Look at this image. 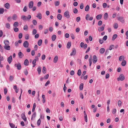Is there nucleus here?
<instances>
[{
  "label": "nucleus",
  "instance_id": "obj_15",
  "mask_svg": "<svg viewBox=\"0 0 128 128\" xmlns=\"http://www.w3.org/2000/svg\"><path fill=\"white\" fill-rule=\"evenodd\" d=\"M105 51L104 49V48H102L100 49L99 52L100 53L102 54L104 53Z\"/></svg>",
  "mask_w": 128,
  "mask_h": 128
},
{
  "label": "nucleus",
  "instance_id": "obj_32",
  "mask_svg": "<svg viewBox=\"0 0 128 128\" xmlns=\"http://www.w3.org/2000/svg\"><path fill=\"white\" fill-rule=\"evenodd\" d=\"M104 30V28L102 27V26L98 28V30L99 32H101L103 31Z\"/></svg>",
  "mask_w": 128,
  "mask_h": 128
},
{
  "label": "nucleus",
  "instance_id": "obj_55",
  "mask_svg": "<svg viewBox=\"0 0 128 128\" xmlns=\"http://www.w3.org/2000/svg\"><path fill=\"white\" fill-rule=\"evenodd\" d=\"M107 38V36L106 35L102 39L104 41H105L106 40Z\"/></svg>",
  "mask_w": 128,
  "mask_h": 128
},
{
  "label": "nucleus",
  "instance_id": "obj_27",
  "mask_svg": "<svg viewBox=\"0 0 128 128\" xmlns=\"http://www.w3.org/2000/svg\"><path fill=\"white\" fill-rule=\"evenodd\" d=\"M117 35L116 34H114L113 35L112 39V40H114L117 37Z\"/></svg>",
  "mask_w": 128,
  "mask_h": 128
},
{
  "label": "nucleus",
  "instance_id": "obj_54",
  "mask_svg": "<svg viewBox=\"0 0 128 128\" xmlns=\"http://www.w3.org/2000/svg\"><path fill=\"white\" fill-rule=\"evenodd\" d=\"M84 8L83 4V3H81L80 5V9H82Z\"/></svg>",
  "mask_w": 128,
  "mask_h": 128
},
{
  "label": "nucleus",
  "instance_id": "obj_13",
  "mask_svg": "<svg viewBox=\"0 0 128 128\" xmlns=\"http://www.w3.org/2000/svg\"><path fill=\"white\" fill-rule=\"evenodd\" d=\"M4 42L5 45V46H8L9 44V42L8 40H4Z\"/></svg>",
  "mask_w": 128,
  "mask_h": 128
},
{
  "label": "nucleus",
  "instance_id": "obj_39",
  "mask_svg": "<svg viewBox=\"0 0 128 128\" xmlns=\"http://www.w3.org/2000/svg\"><path fill=\"white\" fill-rule=\"evenodd\" d=\"M71 46V42H68L67 43V48H69Z\"/></svg>",
  "mask_w": 128,
  "mask_h": 128
},
{
  "label": "nucleus",
  "instance_id": "obj_60",
  "mask_svg": "<svg viewBox=\"0 0 128 128\" xmlns=\"http://www.w3.org/2000/svg\"><path fill=\"white\" fill-rule=\"evenodd\" d=\"M4 93L5 94H6L8 90L6 88H4Z\"/></svg>",
  "mask_w": 128,
  "mask_h": 128
},
{
  "label": "nucleus",
  "instance_id": "obj_53",
  "mask_svg": "<svg viewBox=\"0 0 128 128\" xmlns=\"http://www.w3.org/2000/svg\"><path fill=\"white\" fill-rule=\"evenodd\" d=\"M4 12L3 8H0V14H2Z\"/></svg>",
  "mask_w": 128,
  "mask_h": 128
},
{
  "label": "nucleus",
  "instance_id": "obj_6",
  "mask_svg": "<svg viewBox=\"0 0 128 128\" xmlns=\"http://www.w3.org/2000/svg\"><path fill=\"white\" fill-rule=\"evenodd\" d=\"M23 45L24 47L28 48L29 46V43L27 41H25L23 43Z\"/></svg>",
  "mask_w": 128,
  "mask_h": 128
},
{
  "label": "nucleus",
  "instance_id": "obj_28",
  "mask_svg": "<svg viewBox=\"0 0 128 128\" xmlns=\"http://www.w3.org/2000/svg\"><path fill=\"white\" fill-rule=\"evenodd\" d=\"M62 16L61 14H58L57 18L59 20H61L62 18Z\"/></svg>",
  "mask_w": 128,
  "mask_h": 128
},
{
  "label": "nucleus",
  "instance_id": "obj_30",
  "mask_svg": "<svg viewBox=\"0 0 128 128\" xmlns=\"http://www.w3.org/2000/svg\"><path fill=\"white\" fill-rule=\"evenodd\" d=\"M54 4L55 6H57L59 5L60 2L58 1H56L54 2Z\"/></svg>",
  "mask_w": 128,
  "mask_h": 128
},
{
  "label": "nucleus",
  "instance_id": "obj_17",
  "mask_svg": "<svg viewBox=\"0 0 128 128\" xmlns=\"http://www.w3.org/2000/svg\"><path fill=\"white\" fill-rule=\"evenodd\" d=\"M18 55L19 57L20 58H22L24 56L23 54L20 52H18Z\"/></svg>",
  "mask_w": 128,
  "mask_h": 128
},
{
  "label": "nucleus",
  "instance_id": "obj_47",
  "mask_svg": "<svg viewBox=\"0 0 128 128\" xmlns=\"http://www.w3.org/2000/svg\"><path fill=\"white\" fill-rule=\"evenodd\" d=\"M32 22L33 24L34 25H36V24L37 22L36 20H32Z\"/></svg>",
  "mask_w": 128,
  "mask_h": 128
},
{
  "label": "nucleus",
  "instance_id": "obj_64",
  "mask_svg": "<svg viewBox=\"0 0 128 128\" xmlns=\"http://www.w3.org/2000/svg\"><path fill=\"white\" fill-rule=\"evenodd\" d=\"M50 81L49 80H48L46 83L45 84V86H47L50 83Z\"/></svg>",
  "mask_w": 128,
  "mask_h": 128
},
{
  "label": "nucleus",
  "instance_id": "obj_52",
  "mask_svg": "<svg viewBox=\"0 0 128 128\" xmlns=\"http://www.w3.org/2000/svg\"><path fill=\"white\" fill-rule=\"evenodd\" d=\"M9 79L10 81H12L14 79V77L12 76H10Z\"/></svg>",
  "mask_w": 128,
  "mask_h": 128
},
{
  "label": "nucleus",
  "instance_id": "obj_58",
  "mask_svg": "<svg viewBox=\"0 0 128 128\" xmlns=\"http://www.w3.org/2000/svg\"><path fill=\"white\" fill-rule=\"evenodd\" d=\"M22 33H20L18 35V38L19 39L22 38Z\"/></svg>",
  "mask_w": 128,
  "mask_h": 128
},
{
  "label": "nucleus",
  "instance_id": "obj_48",
  "mask_svg": "<svg viewBox=\"0 0 128 128\" xmlns=\"http://www.w3.org/2000/svg\"><path fill=\"white\" fill-rule=\"evenodd\" d=\"M114 46L113 45H112L110 46L109 49L110 50H111L114 48Z\"/></svg>",
  "mask_w": 128,
  "mask_h": 128
},
{
  "label": "nucleus",
  "instance_id": "obj_61",
  "mask_svg": "<svg viewBox=\"0 0 128 128\" xmlns=\"http://www.w3.org/2000/svg\"><path fill=\"white\" fill-rule=\"evenodd\" d=\"M38 28L39 30H41L43 29V27L42 25H40L39 26Z\"/></svg>",
  "mask_w": 128,
  "mask_h": 128
},
{
  "label": "nucleus",
  "instance_id": "obj_22",
  "mask_svg": "<svg viewBox=\"0 0 128 128\" xmlns=\"http://www.w3.org/2000/svg\"><path fill=\"white\" fill-rule=\"evenodd\" d=\"M102 18V15L99 14L97 15L96 17V18L98 20Z\"/></svg>",
  "mask_w": 128,
  "mask_h": 128
},
{
  "label": "nucleus",
  "instance_id": "obj_49",
  "mask_svg": "<svg viewBox=\"0 0 128 128\" xmlns=\"http://www.w3.org/2000/svg\"><path fill=\"white\" fill-rule=\"evenodd\" d=\"M116 109L115 108H114L113 109L112 111V113L113 114H114L116 113Z\"/></svg>",
  "mask_w": 128,
  "mask_h": 128
},
{
  "label": "nucleus",
  "instance_id": "obj_3",
  "mask_svg": "<svg viewBox=\"0 0 128 128\" xmlns=\"http://www.w3.org/2000/svg\"><path fill=\"white\" fill-rule=\"evenodd\" d=\"M64 16L67 18H69L70 17L69 12L67 11L65 12L64 14Z\"/></svg>",
  "mask_w": 128,
  "mask_h": 128
},
{
  "label": "nucleus",
  "instance_id": "obj_46",
  "mask_svg": "<svg viewBox=\"0 0 128 128\" xmlns=\"http://www.w3.org/2000/svg\"><path fill=\"white\" fill-rule=\"evenodd\" d=\"M10 125L12 128H14L15 127V125L12 123H10Z\"/></svg>",
  "mask_w": 128,
  "mask_h": 128
},
{
  "label": "nucleus",
  "instance_id": "obj_10",
  "mask_svg": "<svg viewBox=\"0 0 128 128\" xmlns=\"http://www.w3.org/2000/svg\"><path fill=\"white\" fill-rule=\"evenodd\" d=\"M4 48L5 50H10V46L9 45L4 46Z\"/></svg>",
  "mask_w": 128,
  "mask_h": 128
},
{
  "label": "nucleus",
  "instance_id": "obj_59",
  "mask_svg": "<svg viewBox=\"0 0 128 128\" xmlns=\"http://www.w3.org/2000/svg\"><path fill=\"white\" fill-rule=\"evenodd\" d=\"M103 40L100 38L99 40V42L101 44H102L104 42Z\"/></svg>",
  "mask_w": 128,
  "mask_h": 128
},
{
  "label": "nucleus",
  "instance_id": "obj_63",
  "mask_svg": "<svg viewBox=\"0 0 128 128\" xmlns=\"http://www.w3.org/2000/svg\"><path fill=\"white\" fill-rule=\"evenodd\" d=\"M102 24V21L101 20H100L98 22V26H101Z\"/></svg>",
  "mask_w": 128,
  "mask_h": 128
},
{
  "label": "nucleus",
  "instance_id": "obj_57",
  "mask_svg": "<svg viewBox=\"0 0 128 128\" xmlns=\"http://www.w3.org/2000/svg\"><path fill=\"white\" fill-rule=\"evenodd\" d=\"M31 54L32 56H34L35 54V51L34 50L32 51L31 52Z\"/></svg>",
  "mask_w": 128,
  "mask_h": 128
},
{
  "label": "nucleus",
  "instance_id": "obj_7",
  "mask_svg": "<svg viewBox=\"0 0 128 128\" xmlns=\"http://www.w3.org/2000/svg\"><path fill=\"white\" fill-rule=\"evenodd\" d=\"M33 2L32 1H30V2L28 4V6L30 8H31L33 7Z\"/></svg>",
  "mask_w": 128,
  "mask_h": 128
},
{
  "label": "nucleus",
  "instance_id": "obj_50",
  "mask_svg": "<svg viewBox=\"0 0 128 128\" xmlns=\"http://www.w3.org/2000/svg\"><path fill=\"white\" fill-rule=\"evenodd\" d=\"M78 11L76 8H74L73 10V12L75 14H76L78 12Z\"/></svg>",
  "mask_w": 128,
  "mask_h": 128
},
{
  "label": "nucleus",
  "instance_id": "obj_21",
  "mask_svg": "<svg viewBox=\"0 0 128 128\" xmlns=\"http://www.w3.org/2000/svg\"><path fill=\"white\" fill-rule=\"evenodd\" d=\"M42 40L40 39L39 40L38 42V44L39 46H40L42 44Z\"/></svg>",
  "mask_w": 128,
  "mask_h": 128
},
{
  "label": "nucleus",
  "instance_id": "obj_11",
  "mask_svg": "<svg viewBox=\"0 0 128 128\" xmlns=\"http://www.w3.org/2000/svg\"><path fill=\"white\" fill-rule=\"evenodd\" d=\"M76 53V51L75 48L73 49L72 52L70 54L71 56L74 55Z\"/></svg>",
  "mask_w": 128,
  "mask_h": 128
},
{
  "label": "nucleus",
  "instance_id": "obj_35",
  "mask_svg": "<svg viewBox=\"0 0 128 128\" xmlns=\"http://www.w3.org/2000/svg\"><path fill=\"white\" fill-rule=\"evenodd\" d=\"M0 51L1 52H2L4 51V48L1 44L0 45Z\"/></svg>",
  "mask_w": 128,
  "mask_h": 128
},
{
  "label": "nucleus",
  "instance_id": "obj_19",
  "mask_svg": "<svg viewBox=\"0 0 128 128\" xmlns=\"http://www.w3.org/2000/svg\"><path fill=\"white\" fill-rule=\"evenodd\" d=\"M29 62L27 59L25 60L24 62V64L25 66H28V64Z\"/></svg>",
  "mask_w": 128,
  "mask_h": 128
},
{
  "label": "nucleus",
  "instance_id": "obj_37",
  "mask_svg": "<svg viewBox=\"0 0 128 128\" xmlns=\"http://www.w3.org/2000/svg\"><path fill=\"white\" fill-rule=\"evenodd\" d=\"M36 112H34L33 114L32 115L31 120H32L33 118H34L36 116Z\"/></svg>",
  "mask_w": 128,
  "mask_h": 128
},
{
  "label": "nucleus",
  "instance_id": "obj_14",
  "mask_svg": "<svg viewBox=\"0 0 128 128\" xmlns=\"http://www.w3.org/2000/svg\"><path fill=\"white\" fill-rule=\"evenodd\" d=\"M122 62L121 63V65L123 66H124L126 64V62L125 60H122Z\"/></svg>",
  "mask_w": 128,
  "mask_h": 128
},
{
  "label": "nucleus",
  "instance_id": "obj_18",
  "mask_svg": "<svg viewBox=\"0 0 128 128\" xmlns=\"http://www.w3.org/2000/svg\"><path fill=\"white\" fill-rule=\"evenodd\" d=\"M108 14L106 13H105L104 16V18L105 20H107L108 18Z\"/></svg>",
  "mask_w": 128,
  "mask_h": 128
},
{
  "label": "nucleus",
  "instance_id": "obj_20",
  "mask_svg": "<svg viewBox=\"0 0 128 128\" xmlns=\"http://www.w3.org/2000/svg\"><path fill=\"white\" fill-rule=\"evenodd\" d=\"M58 59V58L57 56H56L54 60V62L56 63L57 62Z\"/></svg>",
  "mask_w": 128,
  "mask_h": 128
},
{
  "label": "nucleus",
  "instance_id": "obj_1",
  "mask_svg": "<svg viewBox=\"0 0 128 128\" xmlns=\"http://www.w3.org/2000/svg\"><path fill=\"white\" fill-rule=\"evenodd\" d=\"M86 18L87 20L91 21L93 20V18L92 16L90 17V15L88 14L86 15Z\"/></svg>",
  "mask_w": 128,
  "mask_h": 128
},
{
  "label": "nucleus",
  "instance_id": "obj_36",
  "mask_svg": "<svg viewBox=\"0 0 128 128\" xmlns=\"http://www.w3.org/2000/svg\"><path fill=\"white\" fill-rule=\"evenodd\" d=\"M83 83H81L80 85L79 88L80 90H82L83 89Z\"/></svg>",
  "mask_w": 128,
  "mask_h": 128
},
{
  "label": "nucleus",
  "instance_id": "obj_33",
  "mask_svg": "<svg viewBox=\"0 0 128 128\" xmlns=\"http://www.w3.org/2000/svg\"><path fill=\"white\" fill-rule=\"evenodd\" d=\"M6 27L8 29H10V24L8 23H6Z\"/></svg>",
  "mask_w": 128,
  "mask_h": 128
},
{
  "label": "nucleus",
  "instance_id": "obj_42",
  "mask_svg": "<svg viewBox=\"0 0 128 128\" xmlns=\"http://www.w3.org/2000/svg\"><path fill=\"white\" fill-rule=\"evenodd\" d=\"M81 74V72L80 69L78 70L77 72V74L78 76H80Z\"/></svg>",
  "mask_w": 128,
  "mask_h": 128
},
{
  "label": "nucleus",
  "instance_id": "obj_51",
  "mask_svg": "<svg viewBox=\"0 0 128 128\" xmlns=\"http://www.w3.org/2000/svg\"><path fill=\"white\" fill-rule=\"evenodd\" d=\"M31 18V16L30 15H28L27 17V20L28 19V20H30Z\"/></svg>",
  "mask_w": 128,
  "mask_h": 128
},
{
  "label": "nucleus",
  "instance_id": "obj_38",
  "mask_svg": "<svg viewBox=\"0 0 128 128\" xmlns=\"http://www.w3.org/2000/svg\"><path fill=\"white\" fill-rule=\"evenodd\" d=\"M25 38L26 40H28L29 38V35L28 34H26L25 36Z\"/></svg>",
  "mask_w": 128,
  "mask_h": 128
},
{
  "label": "nucleus",
  "instance_id": "obj_34",
  "mask_svg": "<svg viewBox=\"0 0 128 128\" xmlns=\"http://www.w3.org/2000/svg\"><path fill=\"white\" fill-rule=\"evenodd\" d=\"M89 9V6L88 5H87L85 8V10L86 12H88V11Z\"/></svg>",
  "mask_w": 128,
  "mask_h": 128
},
{
  "label": "nucleus",
  "instance_id": "obj_31",
  "mask_svg": "<svg viewBox=\"0 0 128 128\" xmlns=\"http://www.w3.org/2000/svg\"><path fill=\"white\" fill-rule=\"evenodd\" d=\"M37 71L38 72V74H40L41 72V67L39 66L38 67L37 69Z\"/></svg>",
  "mask_w": 128,
  "mask_h": 128
},
{
  "label": "nucleus",
  "instance_id": "obj_2",
  "mask_svg": "<svg viewBox=\"0 0 128 128\" xmlns=\"http://www.w3.org/2000/svg\"><path fill=\"white\" fill-rule=\"evenodd\" d=\"M38 57L36 56L35 57V59L33 60V61L32 64L34 65L33 66V67H34L36 66V62L38 61Z\"/></svg>",
  "mask_w": 128,
  "mask_h": 128
},
{
  "label": "nucleus",
  "instance_id": "obj_29",
  "mask_svg": "<svg viewBox=\"0 0 128 128\" xmlns=\"http://www.w3.org/2000/svg\"><path fill=\"white\" fill-rule=\"evenodd\" d=\"M17 16L16 14H14L12 17V18L13 20H16L17 18Z\"/></svg>",
  "mask_w": 128,
  "mask_h": 128
},
{
  "label": "nucleus",
  "instance_id": "obj_12",
  "mask_svg": "<svg viewBox=\"0 0 128 128\" xmlns=\"http://www.w3.org/2000/svg\"><path fill=\"white\" fill-rule=\"evenodd\" d=\"M42 14L40 13H38L37 14L36 17L40 19H41L42 18Z\"/></svg>",
  "mask_w": 128,
  "mask_h": 128
},
{
  "label": "nucleus",
  "instance_id": "obj_8",
  "mask_svg": "<svg viewBox=\"0 0 128 128\" xmlns=\"http://www.w3.org/2000/svg\"><path fill=\"white\" fill-rule=\"evenodd\" d=\"M12 60V56L11 55L8 58L7 61L9 64H10Z\"/></svg>",
  "mask_w": 128,
  "mask_h": 128
},
{
  "label": "nucleus",
  "instance_id": "obj_23",
  "mask_svg": "<svg viewBox=\"0 0 128 128\" xmlns=\"http://www.w3.org/2000/svg\"><path fill=\"white\" fill-rule=\"evenodd\" d=\"M56 38V36L54 34L52 36V41L55 40Z\"/></svg>",
  "mask_w": 128,
  "mask_h": 128
},
{
  "label": "nucleus",
  "instance_id": "obj_62",
  "mask_svg": "<svg viewBox=\"0 0 128 128\" xmlns=\"http://www.w3.org/2000/svg\"><path fill=\"white\" fill-rule=\"evenodd\" d=\"M69 36V34L68 33H66L65 35V37L66 38H68Z\"/></svg>",
  "mask_w": 128,
  "mask_h": 128
},
{
  "label": "nucleus",
  "instance_id": "obj_9",
  "mask_svg": "<svg viewBox=\"0 0 128 128\" xmlns=\"http://www.w3.org/2000/svg\"><path fill=\"white\" fill-rule=\"evenodd\" d=\"M22 118L24 120V121H26V118L25 116V114H21Z\"/></svg>",
  "mask_w": 128,
  "mask_h": 128
},
{
  "label": "nucleus",
  "instance_id": "obj_40",
  "mask_svg": "<svg viewBox=\"0 0 128 128\" xmlns=\"http://www.w3.org/2000/svg\"><path fill=\"white\" fill-rule=\"evenodd\" d=\"M18 25V22H15L13 26L15 27H17Z\"/></svg>",
  "mask_w": 128,
  "mask_h": 128
},
{
  "label": "nucleus",
  "instance_id": "obj_43",
  "mask_svg": "<svg viewBox=\"0 0 128 128\" xmlns=\"http://www.w3.org/2000/svg\"><path fill=\"white\" fill-rule=\"evenodd\" d=\"M118 26V25L117 24H115L114 25V28H117Z\"/></svg>",
  "mask_w": 128,
  "mask_h": 128
},
{
  "label": "nucleus",
  "instance_id": "obj_56",
  "mask_svg": "<svg viewBox=\"0 0 128 128\" xmlns=\"http://www.w3.org/2000/svg\"><path fill=\"white\" fill-rule=\"evenodd\" d=\"M48 29H45L44 30V34H46L48 32Z\"/></svg>",
  "mask_w": 128,
  "mask_h": 128
},
{
  "label": "nucleus",
  "instance_id": "obj_5",
  "mask_svg": "<svg viewBox=\"0 0 128 128\" xmlns=\"http://www.w3.org/2000/svg\"><path fill=\"white\" fill-rule=\"evenodd\" d=\"M93 62L94 64H95L98 60L97 57L96 56L94 55L93 56Z\"/></svg>",
  "mask_w": 128,
  "mask_h": 128
},
{
  "label": "nucleus",
  "instance_id": "obj_45",
  "mask_svg": "<svg viewBox=\"0 0 128 128\" xmlns=\"http://www.w3.org/2000/svg\"><path fill=\"white\" fill-rule=\"evenodd\" d=\"M24 73L25 74L26 76L28 75V71L26 69H25L24 70Z\"/></svg>",
  "mask_w": 128,
  "mask_h": 128
},
{
  "label": "nucleus",
  "instance_id": "obj_44",
  "mask_svg": "<svg viewBox=\"0 0 128 128\" xmlns=\"http://www.w3.org/2000/svg\"><path fill=\"white\" fill-rule=\"evenodd\" d=\"M28 26L27 25H26L24 26V30H28Z\"/></svg>",
  "mask_w": 128,
  "mask_h": 128
},
{
  "label": "nucleus",
  "instance_id": "obj_4",
  "mask_svg": "<svg viewBox=\"0 0 128 128\" xmlns=\"http://www.w3.org/2000/svg\"><path fill=\"white\" fill-rule=\"evenodd\" d=\"M14 66L16 67L18 70H20L21 69V66L20 64L19 63L15 64Z\"/></svg>",
  "mask_w": 128,
  "mask_h": 128
},
{
  "label": "nucleus",
  "instance_id": "obj_25",
  "mask_svg": "<svg viewBox=\"0 0 128 128\" xmlns=\"http://www.w3.org/2000/svg\"><path fill=\"white\" fill-rule=\"evenodd\" d=\"M125 79L124 76L122 74H120V80H123Z\"/></svg>",
  "mask_w": 128,
  "mask_h": 128
},
{
  "label": "nucleus",
  "instance_id": "obj_26",
  "mask_svg": "<svg viewBox=\"0 0 128 128\" xmlns=\"http://www.w3.org/2000/svg\"><path fill=\"white\" fill-rule=\"evenodd\" d=\"M21 18L24 20H27V17L24 15H22L21 17Z\"/></svg>",
  "mask_w": 128,
  "mask_h": 128
},
{
  "label": "nucleus",
  "instance_id": "obj_16",
  "mask_svg": "<svg viewBox=\"0 0 128 128\" xmlns=\"http://www.w3.org/2000/svg\"><path fill=\"white\" fill-rule=\"evenodd\" d=\"M5 7L7 9H8L10 8V4L8 3H6L4 4V5Z\"/></svg>",
  "mask_w": 128,
  "mask_h": 128
},
{
  "label": "nucleus",
  "instance_id": "obj_41",
  "mask_svg": "<svg viewBox=\"0 0 128 128\" xmlns=\"http://www.w3.org/2000/svg\"><path fill=\"white\" fill-rule=\"evenodd\" d=\"M37 32V31L35 29H33L32 32V34L33 35L35 34Z\"/></svg>",
  "mask_w": 128,
  "mask_h": 128
},
{
  "label": "nucleus",
  "instance_id": "obj_24",
  "mask_svg": "<svg viewBox=\"0 0 128 128\" xmlns=\"http://www.w3.org/2000/svg\"><path fill=\"white\" fill-rule=\"evenodd\" d=\"M43 73L44 74H45L46 72V69L45 67L44 66L42 70Z\"/></svg>",
  "mask_w": 128,
  "mask_h": 128
}]
</instances>
